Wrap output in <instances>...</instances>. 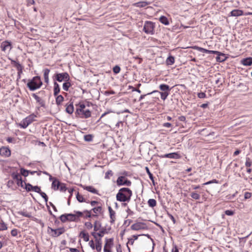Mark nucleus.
I'll return each instance as SVG.
<instances>
[{"mask_svg": "<svg viewBox=\"0 0 252 252\" xmlns=\"http://www.w3.org/2000/svg\"><path fill=\"white\" fill-rule=\"evenodd\" d=\"M190 196L194 199L198 200L200 199V195L196 192H192L190 193Z\"/></svg>", "mask_w": 252, "mask_h": 252, "instance_id": "ea45409f", "label": "nucleus"}, {"mask_svg": "<svg viewBox=\"0 0 252 252\" xmlns=\"http://www.w3.org/2000/svg\"><path fill=\"white\" fill-rule=\"evenodd\" d=\"M67 188L65 186V184L63 183H61V185L59 186V189L61 191H65L67 190Z\"/></svg>", "mask_w": 252, "mask_h": 252, "instance_id": "a18cd8bd", "label": "nucleus"}, {"mask_svg": "<svg viewBox=\"0 0 252 252\" xmlns=\"http://www.w3.org/2000/svg\"><path fill=\"white\" fill-rule=\"evenodd\" d=\"M42 82L40 77L38 76L33 77L32 79L30 80L27 83V87L32 91H35L41 87Z\"/></svg>", "mask_w": 252, "mask_h": 252, "instance_id": "7ed1b4c3", "label": "nucleus"}, {"mask_svg": "<svg viewBox=\"0 0 252 252\" xmlns=\"http://www.w3.org/2000/svg\"><path fill=\"white\" fill-rule=\"evenodd\" d=\"M155 25L152 22L146 21L143 27L144 32L147 34H154Z\"/></svg>", "mask_w": 252, "mask_h": 252, "instance_id": "423d86ee", "label": "nucleus"}, {"mask_svg": "<svg viewBox=\"0 0 252 252\" xmlns=\"http://www.w3.org/2000/svg\"><path fill=\"white\" fill-rule=\"evenodd\" d=\"M60 185L61 182L57 179H54L52 183V188L54 190H58Z\"/></svg>", "mask_w": 252, "mask_h": 252, "instance_id": "aec40b11", "label": "nucleus"}, {"mask_svg": "<svg viewBox=\"0 0 252 252\" xmlns=\"http://www.w3.org/2000/svg\"><path fill=\"white\" fill-rule=\"evenodd\" d=\"M36 117V115L34 114L30 115L24 119L20 123H19V126L23 128H27L29 125L35 121V118Z\"/></svg>", "mask_w": 252, "mask_h": 252, "instance_id": "20e7f679", "label": "nucleus"}, {"mask_svg": "<svg viewBox=\"0 0 252 252\" xmlns=\"http://www.w3.org/2000/svg\"><path fill=\"white\" fill-rule=\"evenodd\" d=\"M65 230L64 227L53 229L49 226L47 228V233L52 237H57L64 233Z\"/></svg>", "mask_w": 252, "mask_h": 252, "instance_id": "39448f33", "label": "nucleus"}, {"mask_svg": "<svg viewBox=\"0 0 252 252\" xmlns=\"http://www.w3.org/2000/svg\"><path fill=\"white\" fill-rule=\"evenodd\" d=\"M162 158H169L173 159H179L181 158V156L178 154V153H172L169 154H166L160 156Z\"/></svg>", "mask_w": 252, "mask_h": 252, "instance_id": "f8f14e48", "label": "nucleus"}, {"mask_svg": "<svg viewBox=\"0 0 252 252\" xmlns=\"http://www.w3.org/2000/svg\"><path fill=\"white\" fill-rule=\"evenodd\" d=\"M63 100L64 98L62 95H58L56 98V104L58 106L61 105Z\"/></svg>", "mask_w": 252, "mask_h": 252, "instance_id": "7c9ffc66", "label": "nucleus"}, {"mask_svg": "<svg viewBox=\"0 0 252 252\" xmlns=\"http://www.w3.org/2000/svg\"><path fill=\"white\" fill-rule=\"evenodd\" d=\"M79 236L83 238L85 242L89 241V235L88 233L85 232L84 231H82L79 235Z\"/></svg>", "mask_w": 252, "mask_h": 252, "instance_id": "a878e982", "label": "nucleus"}, {"mask_svg": "<svg viewBox=\"0 0 252 252\" xmlns=\"http://www.w3.org/2000/svg\"><path fill=\"white\" fill-rule=\"evenodd\" d=\"M11 234L12 236H16L18 234V230L16 229H13L11 231Z\"/></svg>", "mask_w": 252, "mask_h": 252, "instance_id": "680f3d73", "label": "nucleus"}, {"mask_svg": "<svg viewBox=\"0 0 252 252\" xmlns=\"http://www.w3.org/2000/svg\"><path fill=\"white\" fill-rule=\"evenodd\" d=\"M252 164V162L251 161L250 158H246V161L245 163V165L247 167H250Z\"/></svg>", "mask_w": 252, "mask_h": 252, "instance_id": "13d9d810", "label": "nucleus"}, {"mask_svg": "<svg viewBox=\"0 0 252 252\" xmlns=\"http://www.w3.org/2000/svg\"><path fill=\"white\" fill-rule=\"evenodd\" d=\"M243 14V11L239 9H234L231 11L230 16L237 17L242 15Z\"/></svg>", "mask_w": 252, "mask_h": 252, "instance_id": "412c9836", "label": "nucleus"}, {"mask_svg": "<svg viewBox=\"0 0 252 252\" xmlns=\"http://www.w3.org/2000/svg\"><path fill=\"white\" fill-rule=\"evenodd\" d=\"M91 235L95 238V240L98 239L97 238V236H99L100 237H103L102 235H101L100 234H97V233H95V232H92Z\"/></svg>", "mask_w": 252, "mask_h": 252, "instance_id": "4d7b16f0", "label": "nucleus"}, {"mask_svg": "<svg viewBox=\"0 0 252 252\" xmlns=\"http://www.w3.org/2000/svg\"><path fill=\"white\" fill-rule=\"evenodd\" d=\"M116 183H117V185L118 186H130L131 185V181L128 180L125 176H120L118 178Z\"/></svg>", "mask_w": 252, "mask_h": 252, "instance_id": "6e6552de", "label": "nucleus"}, {"mask_svg": "<svg viewBox=\"0 0 252 252\" xmlns=\"http://www.w3.org/2000/svg\"><path fill=\"white\" fill-rule=\"evenodd\" d=\"M80 186L81 187H82L84 189H85L89 192H91L94 194H98V190H96L95 188H94L92 186H83L82 185H81Z\"/></svg>", "mask_w": 252, "mask_h": 252, "instance_id": "dca6fc26", "label": "nucleus"}, {"mask_svg": "<svg viewBox=\"0 0 252 252\" xmlns=\"http://www.w3.org/2000/svg\"><path fill=\"white\" fill-rule=\"evenodd\" d=\"M60 92L59 85L56 82H54V95L57 96Z\"/></svg>", "mask_w": 252, "mask_h": 252, "instance_id": "393cba45", "label": "nucleus"}, {"mask_svg": "<svg viewBox=\"0 0 252 252\" xmlns=\"http://www.w3.org/2000/svg\"><path fill=\"white\" fill-rule=\"evenodd\" d=\"M71 84L69 82H65L63 84V88L65 91H68L69 88L70 87Z\"/></svg>", "mask_w": 252, "mask_h": 252, "instance_id": "a19ab883", "label": "nucleus"}, {"mask_svg": "<svg viewBox=\"0 0 252 252\" xmlns=\"http://www.w3.org/2000/svg\"><path fill=\"white\" fill-rule=\"evenodd\" d=\"M65 111L66 113L69 114L73 113L74 111V107L72 103L69 104V105H66Z\"/></svg>", "mask_w": 252, "mask_h": 252, "instance_id": "b1692460", "label": "nucleus"}, {"mask_svg": "<svg viewBox=\"0 0 252 252\" xmlns=\"http://www.w3.org/2000/svg\"><path fill=\"white\" fill-rule=\"evenodd\" d=\"M76 199L79 202H86L83 196L82 195H80L78 192L76 194Z\"/></svg>", "mask_w": 252, "mask_h": 252, "instance_id": "c9c22d12", "label": "nucleus"}, {"mask_svg": "<svg viewBox=\"0 0 252 252\" xmlns=\"http://www.w3.org/2000/svg\"><path fill=\"white\" fill-rule=\"evenodd\" d=\"M174 57L172 56H170L169 57H168L166 61V63L167 65H172L173 64H174Z\"/></svg>", "mask_w": 252, "mask_h": 252, "instance_id": "c756f323", "label": "nucleus"}, {"mask_svg": "<svg viewBox=\"0 0 252 252\" xmlns=\"http://www.w3.org/2000/svg\"><path fill=\"white\" fill-rule=\"evenodd\" d=\"M218 56L216 57V61L218 62H222L226 60L227 57L222 53L219 52V54H215Z\"/></svg>", "mask_w": 252, "mask_h": 252, "instance_id": "f3484780", "label": "nucleus"}, {"mask_svg": "<svg viewBox=\"0 0 252 252\" xmlns=\"http://www.w3.org/2000/svg\"><path fill=\"white\" fill-rule=\"evenodd\" d=\"M7 229V227L6 224L3 221H1L0 222V230L3 231Z\"/></svg>", "mask_w": 252, "mask_h": 252, "instance_id": "c03bdc74", "label": "nucleus"}, {"mask_svg": "<svg viewBox=\"0 0 252 252\" xmlns=\"http://www.w3.org/2000/svg\"><path fill=\"white\" fill-rule=\"evenodd\" d=\"M101 227V224L100 221L96 220L95 221L94 225V231H98Z\"/></svg>", "mask_w": 252, "mask_h": 252, "instance_id": "2f4dec72", "label": "nucleus"}, {"mask_svg": "<svg viewBox=\"0 0 252 252\" xmlns=\"http://www.w3.org/2000/svg\"><path fill=\"white\" fill-rule=\"evenodd\" d=\"M121 70L120 67L118 65L115 66L113 68V71L114 73L117 74L120 72Z\"/></svg>", "mask_w": 252, "mask_h": 252, "instance_id": "8fccbe9b", "label": "nucleus"}, {"mask_svg": "<svg viewBox=\"0 0 252 252\" xmlns=\"http://www.w3.org/2000/svg\"><path fill=\"white\" fill-rule=\"evenodd\" d=\"M29 170H26L23 168L20 169V174L24 177H27L29 175Z\"/></svg>", "mask_w": 252, "mask_h": 252, "instance_id": "58836bf2", "label": "nucleus"}, {"mask_svg": "<svg viewBox=\"0 0 252 252\" xmlns=\"http://www.w3.org/2000/svg\"><path fill=\"white\" fill-rule=\"evenodd\" d=\"M32 191H35L36 192L39 193L41 192V189H40V188L39 187L36 186H33Z\"/></svg>", "mask_w": 252, "mask_h": 252, "instance_id": "6e6d98bb", "label": "nucleus"}, {"mask_svg": "<svg viewBox=\"0 0 252 252\" xmlns=\"http://www.w3.org/2000/svg\"><path fill=\"white\" fill-rule=\"evenodd\" d=\"M146 171L149 176V178L150 179V180L152 181V183L154 185H155V181H154V177H153V174L150 172L149 168L147 167H146Z\"/></svg>", "mask_w": 252, "mask_h": 252, "instance_id": "4c0bfd02", "label": "nucleus"}, {"mask_svg": "<svg viewBox=\"0 0 252 252\" xmlns=\"http://www.w3.org/2000/svg\"><path fill=\"white\" fill-rule=\"evenodd\" d=\"M55 79L60 82L63 81H68L69 80V76L67 72L57 73L55 74Z\"/></svg>", "mask_w": 252, "mask_h": 252, "instance_id": "1a4fd4ad", "label": "nucleus"}, {"mask_svg": "<svg viewBox=\"0 0 252 252\" xmlns=\"http://www.w3.org/2000/svg\"><path fill=\"white\" fill-rule=\"evenodd\" d=\"M148 204L151 207H154L157 205V201L154 199H150L148 201Z\"/></svg>", "mask_w": 252, "mask_h": 252, "instance_id": "f704fd0d", "label": "nucleus"}, {"mask_svg": "<svg viewBox=\"0 0 252 252\" xmlns=\"http://www.w3.org/2000/svg\"><path fill=\"white\" fill-rule=\"evenodd\" d=\"M234 213V212L232 210H227L225 211V215L227 216H232Z\"/></svg>", "mask_w": 252, "mask_h": 252, "instance_id": "e2e57ef3", "label": "nucleus"}, {"mask_svg": "<svg viewBox=\"0 0 252 252\" xmlns=\"http://www.w3.org/2000/svg\"><path fill=\"white\" fill-rule=\"evenodd\" d=\"M149 4V2L145 1H143L135 3V5L138 7H144L148 5Z\"/></svg>", "mask_w": 252, "mask_h": 252, "instance_id": "c85d7f7f", "label": "nucleus"}, {"mask_svg": "<svg viewBox=\"0 0 252 252\" xmlns=\"http://www.w3.org/2000/svg\"><path fill=\"white\" fill-rule=\"evenodd\" d=\"M0 155L5 157H9L11 155V151L8 148L2 147L0 148Z\"/></svg>", "mask_w": 252, "mask_h": 252, "instance_id": "4468645a", "label": "nucleus"}, {"mask_svg": "<svg viewBox=\"0 0 252 252\" xmlns=\"http://www.w3.org/2000/svg\"><path fill=\"white\" fill-rule=\"evenodd\" d=\"M25 187L24 188L27 191H31L32 190L33 186L30 183H24Z\"/></svg>", "mask_w": 252, "mask_h": 252, "instance_id": "79ce46f5", "label": "nucleus"}, {"mask_svg": "<svg viewBox=\"0 0 252 252\" xmlns=\"http://www.w3.org/2000/svg\"><path fill=\"white\" fill-rule=\"evenodd\" d=\"M109 214H110V222L111 223H113L115 220V211H113V212H111V213H109Z\"/></svg>", "mask_w": 252, "mask_h": 252, "instance_id": "de8ad7c7", "label": "nucleus"}, {"mask_svg": "<svg viewBox=\"0 0 252 252\" xmlns=\"http://www.w3.org/2000/svg\"><path fill=\"white\" fill-rule=\"evenodd\" d=\"M95 248L96 249V251L98 252H100L101 251V248H102V243H101V240L100 238L99 239L95 240Z\"/></svg>", "mask_w": 252, "mask_h": 252, "instance_id": "4be33fe9", "label": "nucleus"}, {"mask_svg": "<svg viewBox=\"0 0 252 252\" xmlns=\"http://www.w3.org/2000/svg\"><path fill=\"white\" fill-rule=\"evenodd\" d=\"M130 228L133 230H139L141 229H145L147 228L145 224L143 222H138L133 224Z\"/></svg>", "mask_w": 252, "mask_h": 252, "instance_id": "9d476101", "label": "nucleus"}, {"mask_svg": "<svg viewBox=\"0 0 252 252\" xmlns=\"http://www.w3.org/2000/svg\"><path fill=\"white\" fill-rule=\"evenodd\" d=\"M74 213H75L74 214L75 216H76L77 221L78 220V218H79V217H82L83 215V212H80V211H75Z\"/></svg>", "mask_w": 252, "mask_h": 252, "instance_id": "5fc2aeb1", "label": "nucleus"}, {"mask_svg": "<svg viewBox=\"0 0 252 252\" xmlns=\"http://www.w3.org/2000/svg\"><path fill=\"white\" fill-rule=\"evenodd\" d=\"M18 213L19 215L29 218H32V217L31 213H28L27 211H19Z\"/></svg>", "mask_w": 252, "mask_h": 252, "instance_id": "72a5a7b5", "label": "nucleus"}, {"mask_svg": "<svg viewBox=\"0 0 252 252\" xmlns=\"http://www.w3.org/2000/svg\"><path fill=\"white\" fill-rule=\"evenodd\" d=\"M197 96L200 98H203L206 97V94L205 93L200 92L197 94Z\"/></svg>", "mask_w": 252, "mask_h": 252, "instance_id": "052dcab7", "label": "nucleus"}, {"mask_svg": "<svg viewBox=\"0 0 252 252\" xmlns=\"http://www.w3.org/2000/svg\"><path fill=\"white\" fill-rule=\"evenodd\" d=\"M1 48L2 51H5L7 49H9L10 50L12 48L11 43L8 41H4L1 43Z\"/></svg>", "mask_w": 252, "mask_h": 252, "instance_id": "2eb2a0df", "label": "nucleus"}, {"mask_svg": "<svg viewBox=\"0 0 252 252\" xmlns=\"http://www.w3.org/2000/svg\"><path fill=\"white\" fill-rule=\"evenodd\" d=\"M159 21L163 24L165 25H168L169 24V21L168 19L164 16H161L159 19Z\"/></svg>", "mask_w": 252, "mask_h": 252, "instance_id": "cd10ccee", "label": "nucleus"}, {"mask_svg": "<svg viewBox=\"0 0 252 252\" xmlns=\"http://www.w3.org/2000/svg\"><path fill=\"white\" fill-rule=\"evenodd\" d=\"M241 63L245 66L251 65L252 64V58L249 57L243 59L241 61Z\"/></svg>", "mask_w": 252, "mask_h": 252, "instance_id": "a211bd4d", "label": "nucleus"}, {"mask_svg": "<svg viewBox=\"0 0 252 252\" xmlns=\"http://www.w3.org/2000/svg\"><path fill=\"white\" fill-rule=\"evenodd\" d=\"M251 196H252V193L250 192H245V193L244 194V197L245 199H249V198H251Z\"/></svg>", "mask_w": 252, "mask_h": 252, "instance_id": "69168bd1", "label": "nucleus"}, {"mask_svg": "<svg viewBox=\"0 0 252 252\" xmlns=\"http://www.w3.org/2000/svg\"><path fill=\"white\" fill-rule=\"evenodd\" d=\"M32 96L36 100V102L38 103L41 107L45 106V102L39 96L35 94H32Z\"/></svg>", "mask_w": 252, "mask_h": 252, "instance_id": "6ab92c4d", "label": "nucleus"}, {"mask_svg": "<svg viewBox=\"0 0 252 252\" xmlns=\"http://www.w3.org/2000/svg\"><path fill=\"white\" fill-rule=\"evenodd\" d=\"M11 63L14 65V66L16 68L17 71H19L21 72V70H23L22 65L19 63L14 60H11Z\"/></svg>", "mask_w": 252, "mask_h": 252, "instance_id": "5701e85b", "label": "nucleus"}, {"mask_svg": "<svg viewBox=\"0 0 252 252\" xmlns=\"http://www.w3.org/2000/svg\"><path fill=\"white\" fill-rule=\"evenodd\" d=\"M193 49H196L198 50V51H200L202 53H208V54H219V52L217 51H213V50H209L204 48H203L202 47H200L198 46H195L193 47Z\"/></svg>", "mask_w": 252, "mask_h": 252, "instance_id": "ddd939ff", "label": "nucleus"}, {"mask_svg": "<svg viewBox=\"0 0 252 252\" xmlns=\"http://www.w3.org/2000/svg\"><path fill=\"white\" fill-rule=\"evenodd\" d=\"M68 220L70 221H77L76 216L73 214H67Z\"/></svg>", "mask_w": 252, "mask_h": 252, "instance_id": "473e14b6", "label": "nucleus"}, {"mask_svg": "<svg viewBox=\"0 0 252 252\" xmlns=\"http://www.w3.org/2000/svg\"><path fill=\"white\" fill-rule=\"evenodd\" d=\"M39 194H40V195L42 196V197H43L45 200V201L47 203V201H48V196L47 195H46V194L44 192H42L41 191V192L39 193Z\"/></svg>", "mask_w": 252, "mask_h": 252, "instance_id": "864d4df0", "label": "nucleus"}, {"mask_svg": "<svg viewBox=\"0 0 252 252\" xmlns=\"http://www.w3.org/2000/svg\"><path fill=\"white\" fill-rule=\"evenodd\" d=\"M77 106L78 107L76 109V110H80L81 111L86 109V105L83 103H79Z\"/></svg>", "mask_w": 252, "mask_h": 252, "instance_id": "3c124183", "label": "nucleus"}, {"mask_svg": "<svg viewBox=\"0 0 252 252\" xmlns=\"http://www.w3.org/2000/svg\"><path fill=\"white\" fill-rule=\"evenodd\" d=\"M84 212L87 213V215L86 216V218H91L92 216H93V217H97V215H91L92 210H90V211L85 210L84 211Z\"/></svg>", "mask_w": 252, "mask_h": 252, "instance_id": "09e8293b", "label": "nucleus"}, {"mask_svg": "<svg viewBox=\"0 0 252 252\" xmlns=\"http://www.w3.org/2000/svg\"><path fill=\"white\" fill-rule=\"evenodd\" d=\"M214 183L218 184L219 183V181L216 179H214L212 181H210L209 182H207L204 183V185H209L211 183Z\"/></svg>", "mask_w": 252, "mask_h": 252, "instance_id": "0e129e2a", "label": "nucleus"}, {"mask_svg": "<svg viewBox=\"0 0 252 252\" xmlns=\"http://www.w3.org/2000/svg\"><path fill=\"white\" fill-rule=\"evenodd\" d=\"M113 175V173L111 170H108L105 173V178L106 179H110V176Z\"/></svg>", "mask_w": 252, "mask_h": 252, "instance_id": "603ef678", "label": "nucleus"}, {"mask_svg": "<svg viewBox=\"0 0 252 252\" xmlns=\"http://www.w3.org/2000/svg\"><path fill=\"white\" fill-rule=\"evenodd\" d=\"M113 238L106 239L105 243H107V246L111 245V243L113 242Z\"/></svg>", "mask_w": 252, "mask_h": 252, "instance_id": "338daca9", "label": "nucleus"}, {"mask_svg": "<svg viewBox=\"0 0 252 252\" xmlns=\"http://www.w3.org/2000/svg\"><path fill=\"white\" fill-rule=\"evenodd\" d=\"M171 89L172 88H170L169 85L165 84H162L159 86V89L160 91H153L151 93H148L147 94H158V95L160 94V98L162 100H165L170 94Z\"/></svg>", "mask_w": 252, "mask_h": 252, "instance_id": "f03ea898", "label": "nucleus"}, {"mask_svg": "<svg viewBox=\"0 0 252 252\" xmlns=\"http://www.w3.org/2000/svg\"><path fill=\"white\" fill-rule=\"evenodd\" d=\"M43 72H44V78L45 82L48 84L49 82L48 75H49V73L50 72V69H49L48 68H46L44 70Z\"/></svg>", "mask_w": 252, "mask_h": 252, "instance_id": "bb28decb", "label": "nucleus"}, {"mask_svg": "<svg viewBox=\"0 0 252 252\" xmlns=\"http://www.w3.org/2000/svg\"><path fill=\"white\" fill-rule=\"evenodd\" d=\"M132 191L128 188H123L116 194V199L120 202H129L132 196Z\"/></svg>", "mask_w": 252, "mask_h": 252, "instance_id": "f257e3e1", "label": "nucleus"}, {"mask_svg": "<svg viewBox=\"0 0 252 252\" xmlns=\"http://www.w3.org/2000/svg\"><path fill=\"white\" fill-rule=\"evenodd\" d=\"M11 176L13 179L17 181V184L18 186L24 187L23 181L22 179L21 175L18 173H13Z\"/></svg>", "mask_w": 252, "mask_h": 252, "instance_id": "9b49d317", "label": "nucleus"}, {"mask_svg": "<svg viewBox=\"0 0 252 252\" xmlns=\"http://www.w3.org/2000/svg\"><path fill=\"white\" fill-rule=\"evenodd\" d=\"M85 226L88 229H91L93 228V224H92V223L91 222H86L85 223Z\"/></svg>", "mask_w": 252, "mask_h": 252, "instance_id": "bf43d9fd", "label": "nucleus"}, {"mask_svg": "<svg viewBox=\"0 0 252 252\" xmlns=\"http://www.w3.org/2000/svg\"><path fill=\"white\" fill-rule=\"evenodd\" d=\"M75 114L77 117L82 119H87L91 116V112L89 109H85L83 110H76Z\"/></svg>", "mask_w": 252, "mask_h": 252, "instance_id": "0eeeda50", "label": "nucleus"}, {"mask_svg": "<svg viewBox=\"0 0 252 252\" xmlns=\"http://www.w3.org/2000/svg\"><path fill=\"white\" fill-rule=\"evenodd\" d=\"M93 136L92 134H87L85 135L84 136V139L85 141L90 142L93 140Z\"/></svg>", "mask_w": 252, "mask_h": 252, "instance_id": "37998d69", "label": "nucleus"}, {"mask_svg": "<svg viewBox=\"0 0 252 252\" xmlns=\"http://www.w3.org/2000/svg\"><path fill=\"white\" fill-rule=\"evenodd\" d=\"M89 245L91 247V248L94 250L95 249V245H94V242L93 240H91L90 242H89Z\"/></svg>", "mask_w": 252, "mask_h": 252, "instance_id": "774afa93", "label": "nucleus"}, {"mask_svg": "<svg viewBox=\"0 0 252 252\" xmlns=\"http://www.w3.org/2000/svg\"><path fill=\"white\" fill-rule=\"evenodd\" d=\"M95 214L100 213L102 210V207L101 206H98L97 207H94L93 208L92 210Z\"/></svg>", "mask_w": 252, "mask_h": 252, "instance_id": "49530a36", "label": "nucleus"}, {"mask_svg": "<svg viewBox=\"0 0 252 252\" xmlns=\"http://www.w3.org/2000/svg\"><path fill=\"white\" fill-rule=\"evenodd\" d=\"M67 216V214H64L62 215L60 217V219L62 222L64 223L67 221H68Z\"/></svg>", "mask_w": 252, "mask_h": 252, "instance_id": "e433bc0d", "label": "nucleus"}]
</instances>
